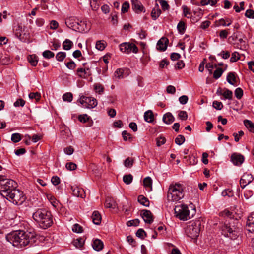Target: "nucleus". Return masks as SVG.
I'll use <instances>...</instances> for the list:
<instances>
[{
    "label": "nucleus",
    "instance_id": "f257e3e1",
    "mask_svg": "<svg viewBox=\"0 0 254 254\" xmlns=\"http://www.w3.org/2000/svg\"><path fill=\"white\" fill-rule=\"evenodd\" d=\"M35 236L34 231L19 230L8 234L6 236V239L13 246L22 248L28 244H33L35 242Z\"/></svg>",
    "mask_w": 254,
    "mask_h": 254
},
{
    "label": "nucleus",
    "instance_id": "f03ea898",
    "mask_svg": "<svg viewBox=\"0 0 254 254\" xmlns=\"http://www.w3.org/2000/svg\"><path fill=\"white\" fill-rule=\"evenodd\" d=\"M32 217L40 227L44 229L51 227L53 223L51 212L45 209H37Z\"/></svg>",
    "mask_w": 254,
    "mask_h": 254
},
{
    "label": "nucleus",
    "instance_id": "7ed1b4c3",
    "mask_svg": "<svg viewBox=\"0 0 254 254\" xmlns=\"http://www.w3.org/2000/svg\"><path fill=\"white\" fill-rule=\"evenodd\" d=\"M174 211L177 218L181 220L186 221L193 217L195 214V209H192V213L190 214L187 205L180 204L175 206Z\"/></svg>",
    "mask_w": 254,
    "mask_h": 254
},
{
    "label": "nucleus",
    "instance_id": "20e7f679",
    "mask_svg": "<svg viewBox=\"0 0 254 254\" xmlns=\"http://www.w3.org/2000/svg\"><path fill=\"white\" fill-rule=\"evenodd\" d=\"M17 187V183L13 180L2 179L0 181V193L3 197H7L10 191H12Z\"/></svg>",
    "mask_w": 254,
    "mask_h": 254
},
{
    "label": "nucleus",
    "instance_id": "39448f33",
    "mask_svg": "<svg viewBox=\"0 0 254 254\" xmlns=\"http://www.w3.org/2000/svg\"><path fill=\"white\" fill-rule=\"evenodd\" d=\"M221 234L225 237L229 238L231 240H235L239 236L237 228L232 225L230 222L225 223L221 227Z\"/></svg>",
    "mask_w": 254,
    "mask_h": 254
},
{
    "label": "nucleus",
    "instance_id": "423d86ee",
    "mask_svg": "<svg viewBox=\"0 0 254 254\" xmlns=\"http://www.w3.org/2000/svg\"><path fill=\"white\" fill-rule=\"evenodd\" d=\"M184 197L181 187L179 185L170 186L167 194L168 200L177 201Z\"/></svg>",
    "mask_w": 254,
    "mask_h": 254
},
{
    "label": "nucleus",
    "instance_id": "0eeeda50",
    "mask_svg": "<svg viewBox=\"0 0 254 254\" xmlns=\"http://www.w3.org/2000/svg\"><path fill=\"white\" fill-rule=\"evenodd\" d=\"M201 222L199 220L193 222L187 226L185 233L186 235L192 239H196L199 236L200 231Z\"/></svg>",
    "mask_w": 254,
    "mask_h": 254
},
{
    "label": "nucleus",
    "instance_id": "6e6552de",
    "mask_svg": "<svg viewBox=\"0 0 254 254\" xmlns=\"http://www.w3.org/2000/svg\"><path fill=\"white\" fill-rule=\"evenodd\" d=\"M5 198L15 205L21 204L25 200L23 192L16 188L10 191L8 196Z\"/></svg>",
    "mask_w": 254,
    "mask_h": 254
},
{
    "label": "nucleus",
    "instance_id": "1a4fd4ad",
    "mask_svg": "<svg viewBox=\"0 0 254 254\" xmlns=\"http://www.w3.org/2000/svg\"><path fill=\"white\" fill-rule=\"evenodd\" d=\"M79 102L83 107L89 109L93 108L97 105V100L92 97L82 96L80 98Z\"/></svg>",
    "mask_w": 254,
    "mask_h": 254
},
{
    "label": "nucleus",
    "instance_id": "9d476101",
    "mask_svg": "<svg viewBox=\"0 0 254 254\" xmlns=\"http://www.w3.org/2000/svg\"><path fill=\"white\" fill-rule=\"evenodd\" d=\"M120 50L124 53L129 54L131 52L137 53L138 51V47L133 43H123L120 45Z\"/></svg>",
    "mask_w": 254,
    "mask_h": 254
},
{
    "label": "nucleus",
    "instance_id": "9b49d317",
    "mask_svg": "<svg viewBox=\"0 0 254 254\" xmlns=\"http://www.w3.org/2000/svg\"><path fill=\"white\" fill-rule=\"evenodd\" d=\"M253 180V176L250 174L245 173L241 178L240 184L242 188H244Z\"/></svg>",
    "mask_w": 254,
    "mask_h": 254
},
{
    "label": "nucleus",
    "instance_id": "f8f14e48",
    "mask_svg": "<svg viewBox=\"0 0 254 254\" xmlns=\"http://www.w3.org/2000/svg\"><path fill=\"white\" fill-rule=\"evenodd\" d=\"M141 216L146 223L151 224L153 222V214L150 210H142Z\"/></svg>",
    "mask_w": 254,
    "mask_h": 254
},
{
    "label": "nucleus",
    "instance_id": "ddd939ff",
    "mask_svg": "<svg viewBox=\"0 0 254 254\" xmlns=\"http://www.w3.org/2000/svg\"><path fill=\"white\" fill-rule=\"evenodd\" d=\"M77 25L76 26L77 28H75L74 30L80 32H87L90 29V26H87L86 21L84 20H80L79 19V22L76 23Z\"/></svg>",
    "mask_w": 254,
    "mask_h": 254
},
{
    "label": "nucleus",
    "instance_id": "4468645a",
    "mask_svg": "<svg viewBox=\"0 0 254 254\" xmlns=\"http://www.w3.org/2000/svg\"><path fill=\"white\" fill-rule=\"evenodd\" d=\"M231 160L235 165L240 166L243 163L244 157L241 154L233 153L231 155Z\"/></svg>",
    "mask_w": 254,
    "mask_h": 254
},
{
    "label": "nucleus",
    "instance_id": "2eb2a0df",
    "mask_svg": "<svg viewBox=\"0 0 254 254\" xmlns=\"http://www.w3.org/2000/svg\"><path fill=\"white\" fill-rule=\"evenodd\" d=\"M79 22V19L75 17H69L66 19L65 24L66 26L70 29L74 30L75 28H77V24Z\"/></svg>",
    "mask_w": 254,
    "mask_h": 254
},
{
    "label": "nucleus",
    "instance_id": "dca6fc26",
    "mask_svg": "<svg viewBox=\"0 0 254 254\" xmlns=\"http://www.w3.org/2000/svg\"><path fill=\"white\" fill-rule=\"evenodd\" d=\"M169 40L167 38L162 37L157 42V50L164 51L166 50L168 46Z\"/></svg>",
    "mask_w": 254,
    "mask_h": 254
},
{
    "label": "nucleus",
    "instance_id": "f3484780",
    "mask_svg": "<svg viewBox=\"0 0 254 254\" xmlns=\"http://www.w3.org/2000/svg\"><path fill=\"white\" fill-rule=\"evenodd\" d=\"M71 189L73 195L75 196L80 197L81 198L85 197V193L82 188H80L77 186H72Z\"/></svg>",
    "mask_w": 254,
    "mask_h": 254
},
{
    "label": "nucleus",
    "instance_id": "a211bd4d",
    "mask_svg": "<svg viewBox=\"0 0 254 254\" xmlns=\"http://www.w3.org/2000/svg\"><path fill=\"white\" fill-rule=\"evenodd\" d=\"M246 227L248 231L252 233H254V212L252 213L250 216H248Z\"/></svg>",
    "mask_w": 254,
    "mask_h": 254
},
{
    "label": "nucleus",
    "instance_id": "6ab92c4d",
    "mask_svg": "<svg viewBox=\"0 0 254 254\" xmlns=\"http://www.w3.org/2000/svg\"><path fill=\"white\" fill-rule=\"evenodd\" d=\"M77 75L81 78H86L91 75V72L89 68H79L76 70Z\"/></svg>",
    "mask_w": 254,
    "mask_h": 254
},
{
    "label": "nucleus",
    "instance_id": "aec40b11",
    "mask_svg": "<svg viewBox=\"0 0 254 254\" xmlns=\"http://www.w3.org/2000/svg\"><path fill=\"white\" fill-rule=\"evenodd\" d=\"M132 8L134 11L136 13H139L143 11L144 7L141 4L140 2L137 0H131Z\"/></svg>",
    "mask_w": 254,
    "mask_h": 254
},
{
    "label": "nucleus",
    "instance_id": "412c9836",
    "mask_svg": "<svg viewBox=\"0 0 254 254\" xmlns=\"http://www.w3.org/2000/svg\"><path fill=\"white\" fill-rule=\"evenodd\" d=\"M92 246L94 250L97 251H99L102 250L104 245L103 242L101 240L96 239L93 240Z\"/></svg>",
    "mask_w": 254,
    "mask_h": 254
},
{
    "label": "nucleus",
    "instance_id": "4be33fe9",
    "mask_svg": "<svg viewBox=\"0 0 254 254\" xmlns=\"http://www.w3.org/2000/svg\"><path fill=\"white\" fill-rule=\"evenodd\" d=\"M217 93H219V95H222L226 99L231 100L232 98L233 93L228 89H225L224 92L222 93V89L219 88L217 90Z\"/></svg>",
    "mask_w": 254,
    "mask_h": 254
},
{
    "label": "nucleus",
    "instance_id": "5701e85b",
    "mask_svg": "<svg viewBox=\"0 0 254 254\" xmlns=\"http://www.w3.org/2000/svg\"><path fill=\"white\" fill-rule=\"evenodd\" d=\"M117 203L115 200L111 197H108L106 199L105 206L107 208L115 209L117 207Z\"/></svg>",
    "mask_w": 254,
    "mask_h": 254
},
{
    "label": "nucleus",
    "instance_id": "b1692460",
    "mask_svg": "<svg viewBox=\"0 0 254 254\" xmlns=\"http://www.w3.org/2000/svg\"><path fill=\"white\" fill-rule=\"evenodd\" d=\"M175 118L171 113L165 114L163 117V121L167 124H170L174 121Z\"/></svg>",
    "mask_w": 254,
    "mask_h": 254
},
{
    "label": "nucleus",
    "instance_id": "393cba45",
    "mask_svg": "<svg viewBox=\"0 0 254 254\" xmlns=\"http://www.w3.org/2000/svg\"><path fill=\"white\" fill-rule=\"evenodd\" d=\"M92 219L93 222L95 224L99 225L101 221V216L98 211H95L93 212Z\"/></svg>",
    "mask_w": 254,
    "mask_h": 254
},
{
    "label": "nucleus",
    "instance_id": "a878e982",
    "mask_svg": "<svg viewBox=\"0 0 254 254\" xmlns=\"http://www.w3.org/2000/svg\"><path fill=\"white\" fill-rule=\"evenodd\" d=\"M144 118L145 121L152 123L154 120V115L152 111L148 110L145 112Z\"/></svg>",
    "mask_w": 254,
    "mask_h": 254
},
{
    "label": "nucleus",
    "instance_id": "bb28decb",
    "mask_svg": "<svg viewBox=\"0 0 254 254\" xmlns=\"http://www.w3.org/2000/svg\"><path fill=\"white\" fill-rule=\"evenodd\" d=\"M138 201L139 203H140L141 205L145 206V207H149V201L148 198L145 197L143 195H140L138 197Z\"/></svg>",
    "mask_w": 254,
    "mask_h": 254
},
{
    "label": "nucleus",
    "instance_id": "cd10ccee",
    "mask_svg": "<svg viewBox=\"0 0 254 254\" xmlns=\"http://www.w3.org/2000/svg\"><path fill=\"white\" fill-rule=\"evenodd\" d=\"M161 10L159 9L158 4L156 7H154L151 11V16L154 20H156L161 14Z\"/></svg>",
    "mask_w": 254,
    "mask_h": 254
},
{
    "label": "nucleus",
    "instance_id": "c85d7f7f",
    "mask_svg": "<svg viewBox=\"0 0 254 254\" xmlns=\"http://www.w3.org/2000/svg\"><path fill=\"white\" fill-rule=\"evenodd\" d=\"M227 81L231 85H234L236 82V78L234 72H230L227 76Z\"/></svg>",
    "mask_w": 254,
    "mask_h": 254
},
{
    "label": "nucleus",
    "instance_id": "c756f323",
    "mask_svg": "<svg viewBox=\"0 0 254 254\" xmlns=\"http://www.w3.org/2000/svg\"><path fill=\"white\" fill-rule=\"evenodd\" d=\"M244 124L250 131L254 133V123L250 120L246 119L244 120Z\"/></svg>",
    "mask_w": 254,
    "mask_h": 254
},
{
    "label": "nucleus",
    "instance_id": "7c9ffc66",
    "mask_svg": "<svg viewBox=\"0 0 254 254\" xmlns=\"http://www.w3.org/2000/svg\"><path fill=\"white\" fill-rule=\"evenodd\" d=\"M28 62L30 63L31 65L35 66L38 63V57L35 55H29L27 57Z\"/></svg>",
    "mask_w": 254,
    "mask_h": 254
},
{
    "label": "nucleus",
    "instance_id": "2f4dec72",
    "mask_svg": "<svg viewBox=\"0 0 254 254\" xmlns=\"http://www.w3.org/2000/svg\"><path fill=\"white\" fill-rule=\"evenodd\" d=\"M73 42L69 39H65L63 43V49L65 50H69L73 46Z\"/></svg>",
    "mask_w": 254,
    "mask_h": 254
},
{
    "label": "nucleus",
    "instance_id": "473e14b6",
    "mask_svg": "<svg viewBox=\"0 0 254 254\" xmlns=\"http://www.w3.org/2000/svg\"><path fill=\"white\" fill-rule=\"evenodd\" d=\"M84 241L85 240L83 238H79L75 239L73 242V244L77 248H81L83 246Z\"/></svg>",
    "mask_w": 254,
    "mask_h": 254
},
{
    "label": "nucleus",
    "instance_id": "72a5a7b5",
    "mask_svg": "<svg viewBox=\"0 0 254 254\" xmlns=\"http://www.w3.org/2000/svg\"><path fill=\"white\" fill-rule=\"evenodd\" d=\"M13 30L15 36L17 38L20 39V37L22 35V33L23 32L22 26L19 24H18L17 25L14 27Z\"/></svg>",
    "mask_w": 254,
    "mask_h": 254
},
{
    "label": "nucleus",
    "instance_id": "f704fd0d",
    "mask_svg": "<svg viewBox=\"0 0 254 254\" xmlns=\"http://www.w3.org/2000/svg\"><path fill=\"white\" fill-rule=\"evenodd\" d=\"M70 134L69 129L66 127H63L61 128V135L64 139H67Z\"/></svg>",
    "mask_w": 254,
    "mask_h": 254
},
{
    "label": "nucleus",
    "instance_id": "c9c22d12",
    "mask_svg": "<svg viewBox=\"0 0 254 254\" xmlns=\"http://www.w3.org/2000/svg\"><path fill=\"white\" fill-rule=\"evenodd\" d=\"M229 21L230 22L227 24L226 23L225 20H224L223 18H221L215 22L216 26L218 27L220 25H222L223 26H229L232 23V22L231 20H229Z\"/></svg>",
    "mask_w": 254,
    "mask_h": 254
},
{
    "label": "nucleus",
    "instance_id": "e433bc0d",
    "mask_svg": "<svg viewBox=\"0 0 254 254\" xmlns=\"http://www.w3.org/2000/svg\"><path fill=\"white\" fill-rule=\"evenodd\" d=\"M134 161L133 158L128 157L124 161V164L127 168H131L133 165Z\"/></svg>",
    "mask_w": 254,
    "mask_h": 254
},
{
    "label": "nucleus",
    "instance_id": "4c0bfd02",
    "mask_svg": "<svg viewBox=\"0 0 254 254\" xmlns=\"http://www.w3.org/2000/svg\"><path fill=\"white\" fill-rule=\"evenodd\" d=\"M123 180L125 184L127 185L130 184L132 182L133 176L131 174L124 175Z\"/></svg>",
    "mask_w": 254,
    "mask_h": 254
},
{
    "label": "nucleus",
    "instance_id": "58836bf2",
    "mask_svg": "<svg viewBox=\"0 0 254 254\" xmlns=\"http://www.w3.org/2000/svg\"><path fill=\"white\" fill-rule=\"evenodd\" d=\"M66 54L64 52H59L56 55V59L58 61L62 62L66 57Z\"/></svg>",
    "mask_w": 254,
    "mask_h": 254
},
{
    "label": "nucleus",
    "instance_id": "ea45409f",
    "mask_svg": "<svg viewBox=\"0 0 254 254\" xmlns=\"http://www.w3.org/2000/svg\"><path fill=\"white\" fill-rule=\"evenodd\" d=\"M218 0H202L201 1V5L202 6L210 4L211 6H214L217 3Z\"/></svg>",
    "mask_w": 254,
    "mask_h": 254
},
{
    "label": "nucleus",
    "instance_id": "a19ab883",
    "mask_svg": "<svg viewBox=\"0 0 254 254\" xmlns=\"http://www.w3.org/2000/svg\"><path fill=\"white\" fill-rule=\"evenodd\" d=\"M106 42L103 41H98L96 44V48L99 50L102 51L106 47Z\"/></svg>",
    "mask_w": 254,
    "mask_h": 254
},
{
    "label": "nucleus",
    "instance_id": "79ce46f5",
    "mask_svg": "<svg viewBox=\"0 0 254 254\" xmlns=\"http://www.w3.org/2000/svg\"><path fill=\"white\" fill-rule=\"evenodd\" d=\"M42 55L45 59H50L53 58L55 56L54 53L50 50H45L42 53Z\"/></svg>",
    "mask_w": 254,
    "mask_h": 254
},
{
    "label": "nucleus",
    "instance_id": "37998d69",
    "mask_svg": "<svg viewBox=\"0 0 254 254\" xmlns=\"http://www.w3.org/2000/svg\"><path fill=\"white\" fill-rule=\"evenodd\" d=\"M177 29L180 34H183L186 29L185 23L183 21H180L177 25Z\"/></svg>",
    "mask_w": 254,
    "mask_h": 254
},
{
    "label": "nucleus",
    "instance_id": "c03bdc74",
    "mask_svg": "<svg viewBox=\"0 0 254 254\" xmlns=\"http://www.w3.org/2000/svg\"><path fill=\"white\" fill-rule=\"evenodd\" d=\"M29 98L31 99H35L36 102H38L41 98V95L38 92H31L29 94Z\"/></svg>",
    "mask_w": 254,
    "mask_h": 254
},
{
    "label": "nucleus",
    "instance_id": "a18cd8bd",
    "mask_svg": "<svg viewBox=\"0 0 254 254\" xmlns=\"http://www.w3.org/2000/svg\"><path fill=\"white\" fill-rule=\"evenodd\" d=\"M11 141L14 143H17L20 141L21 139V135L18 133H13L11 135Z\"/></svg>",
    "mask_w": 254,
    "mask_h": 254
},
{
    "label": "nucleus",
    "instance_id": "49530a36",
    "mask_svg": "<svg viewBox=\"0 0 254 254\" xmlns=\"http://www.w3.org/2000/svg\"><path fill=\"white\" fill-rule=\"evenodd\" d=\"M143 184L145 187L151 188L152 184V181L150 177H147L143 180Z\"/></svg>",
    "mask_w": 254,
    "mask_h": 254
},
{
    "label": "nucleus",
    "instance_id": "de8ad7c7",
    "mask_svg": "<svg viewBox=\"0 0 254 254\" xmlns=\"http://www.w3.org/2000/svg\"><path fill=\"white\" fill-rule=\"evenodd\" d=\"M73 99V96L71 93L67 92L65 93L63 96V99L64 101H67L70 102L72 101Z\"/></svg>",
    "mask_w": 254,
    "mask_h": 254
},
{
    "label": "nucleus",
    "instance_id": "09e8293b",
    "mask_svg": "<svg viewBox=\"0 0 254 254\" xmlns=\"http://www.w3.org/2000/svg\"><path fill=\"white\" fill-rule=\"evenodd\" d=\"M136 235L138 238L144 239L145 237L146 236V233L143 229L140 228L136 232Z\"/></svg>",
    "mask_w": 254,
    "mask_h": 254
},
{
    "label": "nucleus",
    "instance_id": "8fccbe9b",
    "mask_svg": "<svg viewBox=\"0 0 254 254\" xmlns=\"http://www.w3.org/2000/svg\"><path fill=\"white\" fill-rule=\"evenodd\" d=\"M223 72H224V71L223 70V69L222 68H217L214 72V73H213L214 78L217 79L219 78H220Z\"/></svg>",
    "mask_w": 254,
    "mask_h": 254
},
{
    "label": "nucleus",
    "instance_id": "3c124183",
    "mask_svg": "<svg viewBox=\"0 0 254 254\" xmlns=\"http://www.w3.org/2000/svg\"><path fill=\"white\" fill-rule=\"evenodd\" d=\"M240 55L239 53L237 52H234L232 53V56L230 59V61L231 63H234L237 62L238 60L240 59Z\"/></svg>",
    "mask_w": 254,
    "mask_h": 254
},
{
    "label": "nucleus",
    "instance_id": "603ef678",
    "mask_svg": "<svg viewBox=\"0 0 254 254\" xmlns=\"http://www.w3.org/2000/svg\"><path fill=\"white\" fill-rule=\"evenodd\" d=\"M185 141V137L182 135H179L175 139V143L179 145H182Z\"/></svg>",
    "mask_w": 254,
    "mask_h": 254
},
{
    "label": "nucleus",
    "instance_id": "864d4df0",
    "mask_svg": "<svg viewBox=\"0 0 254 254\" xmlns=\"http://www.w3.org/2000/svg\"><path fill=\"white\" fill-rule=\"evenodd\" d=\"M235 95L238 99H240L243 95V91L241 88H237L235 91Z\"/></svg>",
    "mask_w": 254,
    "mask_h": 254
},
{
    "label": "nucleus",
    "instance_id": "5fc2aeb1",
    "mask_svg": "<svg viewBox=\"0 0 254 254\" xmlns=\"http://www.w3.org/2000/svg\"><path fill=\"white\" fill-rule=\"evenodd\" d=\"M94 90L99 94H101L104 92V87L100 84H96L94 85Z\"/></svg>",
    "mask_w": 254,
    "mask_h": 254
},
{
    "label": "nucleus",
    "instance_id": "6e6d98bb",
    "mask_svg": "<svg viewBox=\"0 0 254 254\" xmlns=\"http://www.w3.org/2000/svg\"><path fill=\"white\" fill-rule=\"evenodd\" d=\"M140 221L138 219L130 220L127 222V224L128 226H137L139 225Z\"/></svg>",
    "mask_w": 254,
    "mask_h": 254
},
{
    "label": "nucleus",
    "instance_id": "4d7b16f0",
    "mask_svg": "<svg viewBox=\"0 0 254 254\" xmlns=\"http://www.w3.org/2000/svg\"><path fill=\"white\" fill-rule=\"evenodd\" d=\"M178 117L182 120H186L188 118L187 113L185 111H180L178 113Z\"/></svg>",
    "mask_w": 254,
    "mask_h": 254
},
{
    "label": "nucleus",
    "instance_id": "13d9d810",
    "mask_svg": "<svg viewBox=\"0 0 254 254\" xmlns=\"http://www.w3.org/2000/svg\"><path fill=\"white\" fill-rule=\"evenodd\" d=\"M66 168L70 171H73L75 170L77 168V165L76 164L72 163V162H69L67 163L65 165Z\"/></svg>",
    "mask_w": 254,
    "mask_h": 254
},
{
    "label": "nucleus",
    "instance_id": "bf43d9fd",
    "mask_svg": "<svg viewBox=\"0 0 254 254\" xmlns=\"http://www.w3.org/2000/svg\"><path fill=\"white\" fill-rule=\"evenodd\" d=\"M72 231L76 233H81L83 231L82 227L78 224L73 225L72 227Z\"/></svg>",
    "mask_w": 254,
    "mask_h": 254
},
{
    "label": "nucleus",
    "instance_id": "052dcab7",
    "mask_svg": "<svg viewBox=\"0 0 254 254\" xmlns=\"http://www.w3.org/2000/svg\"><path fill=\"white\" fill-rule=\"evenodd\" d=\"M25 104V101L20 98V99H18V100H17L14 103V106L15 107H23L24 106Z\"/></svg>",
    "mask_w": 254,
    "mask_h": 254
},
{
    "label": "nucleus",
    "instance_id": "680f3d73",
    "mask_svg": "<svg viewBox=\"0 0 254 254\" xmlns=\"http://www.w3.org/2000/svg\"><path fill=\"white\" fill-rule=\"evenodd\" d=\"M124 70L122 69H118L114 73L115 77L118 79L123 78Z\"/></svg>",
    "mask_w": 254,
    "mask_h": 254
},
{
    "label": "nucleus",
    "instance_id": "e2e57ef3",
    "mask_svg": "<svg viewBox=\"0 0 254 254\" xmlns=\"http://www.w3.org/2000/svg\"><path fill=\"white\" fill-rule=\"evenodd\" d=\"M129 8V3L127 1L125 2L124 3H123V4H122V9H121L122 12L124 13L127 12Z\"/></svg>",
    "mask_w": 254,
    "mask_h": 254
},
{
    "label": "nucleus",
    "instance_id": "0e129e2a",
    "mask_svg": "<svg viewBox=\"0 0 254 254\" xmlns=\"http://www.w3.org/2000/svg\"><path fill=\"white\" fill-rule=\"evenodd\" d=\"M219 56L222 57L223 59H227L230 56V53L227 51H222L220 54H218Z\"/></svg>",
    "mask_w": 254,
    "mask_h": 254
},
{
    "label": "nucleus",
    "instance_id": "69168bd1",
    "mask_svg": "<svg viewBox=\"0 0 254 254\" xmlns=\"http://www.w3.org/2000/svg\"><path fill=\"white\" fill-rule=\"evenodd\" d=\"M213 106L217 110H220L223 108V104L221 102L214 101L213 103Z\"/></svg>",
    "mask_w": 254,
    "mask_h": 254
},
{
    "label": "nucleus",
    "instance_id": "338daca9",
    "mask_svg": "<svg viewBox=\"0 0 254 254\" xmlns=\"http://www.w3.org/2000/svg\"><path fill=\"white\" fill-rule=\"evenodd\" d=\"M64 153L68 155H71L74 152V149L71 146H69L64 148Z\"/></svg>",
    "mask_w": 254,
    "mask_h": 254
},
{
    "label": "nucleus",
    "instance_id": "774afa93",
    "mask_svg": "<svg viewBox=\"0 0 254 254\" xmlns=\"http://www.w3.org/2000/svg\"><path fill=\"white\" fill-rule=\"evenodd\" d=\"M245 16L249 18H254V11L252 9H248L245 12Z\"/></svg>",
    "mask_w": 254,
    "mask_h": 254
}]
</instances>
